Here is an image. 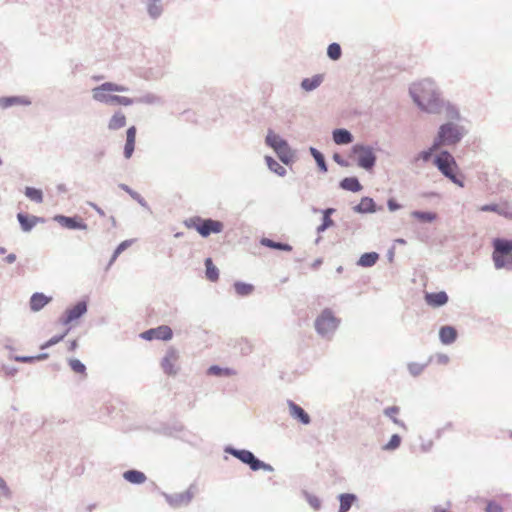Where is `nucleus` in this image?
Here are the masks:
<instances>
[{"label":"nucleus","instance_id":"dca6fc26","mask_svg":"<svg viewBox=\"0 0 512 512\" xmlns=\"http://www.w3.org/2000/svg\"><path fill=\"white\" fill-rule=\"evenodd\" d=\"M290 416L300 422L303 425H309L311 423L310 415L298 404L292 400L287 401Z\"/></svg>","mask_w":512,"mask_h":512},{"label":"nucleus","instance_id":"a211bd4d","mask_svg":"<svg viewBox=\"0 0 512 512\" xmlns=\"http://www.w3.org/2000/svg\"><path fill=\"white\" fill-rule=\"evenodd\" d=\"M424 300L430 307L439 308L448 303L449 297L445 291L426 292L424 295Z\"/></svg>","mask_w":512,"mask_h":512},{"label":"nucleus","instance_id":"cd10ccee","mask_svg":"<svg viewBox=\"0 0 512 512\" xmlns=\"http://www.w3.org/2000/svg\"><path fill=\"white\" fill-rule=\"evenodd\" d=\"M323 80L324 77L322 74H316L310 78H304L300 83V87L306 92H311L317 89L322 84Z\"/></svg>","mask_w":512,"mask_h":512},{"label":"nucleus","instance_id":"72a5a7b5","mask_svg":"<svg viewBox=\"0 0 512 512\" xmlns=\"http://www.w3.org/2000/svg\"><path fill=\"white\" fill-rule=\"evenodd\" d=\"M236 294L240 297L251 295L255 289L254 285L243 281H235L233 284Z\"/></svg>","mask_w":512,"mask_h":512},{"label":"nucleus","instance_id":"2f4dec72","mask_svg":"<svg viewBox=\"0 0 512 512\" xmlns=\"http://www.w3.org/2000/svg\"><path fill=\"white\" fill-rule=\"evenodd\" d=\"M126 125V116L122 111H116L108 122L109 130H118Z\"/></svg>","mask_w":512,"mask_h":512},{"label":"nucleus","instance_id":"4c0bfd02","mask_svg":"<svg viewBox=\"0 0 512 512\" xmlns=\"http://www.w3.org/2000/svg\"><path fill=\"white\" fill-rule=\"evenodd\" d=\"M399 411H400V408L398 406L394 405V406H389V407L385 408L383 410V414L385 416L389 417L394 424L398 425L399 427L403 428L404 430H407L406 424L402 420L398 419L395 416L399 413Z\"/></svg>","mask_w":512,"mask_h":512},{"label":"nucleus","instance_id":"ea45409f","mask_svg":"<svg viewBox=\"0 0 512 512\" xmlns=\"http://www.w3.org/2000/svg\"><path fill=\"white\" fill-rule=\"evenodd\" d=\"M411 216L423 223H431L437 218V214L434 212L420 210L412 211Z\"/></svg>","mask_w":512,"mask_h":512},{"label":"nucleus","instance_id":"423d86ee","mask_svg":"<svg viewBox=\"0 0 512 512\" xmlns=\"http://www.w3.org/2000/svg\"><path fill=\"white\" fill-rule=\"evenodd\" d=\"M341 320L337 318L330 308H325L316 317L314 328L319 336L324 339H331L338 329Z\"/></svg>","mask_w":512,"mask_h":512},{"label":"nucleus","instance_id":"6e6d98bb","mask_svg":"<svg viewBox=\"0 0 512 512\" xmlns=\"http://www.w3.org/2000/svg\"><path fill=\"white\" fill-rule=\"evenodd\" d=\"M130 197L133 200H135L141 207L146 209L148 212H151L150 206L148 205L147 201L138 192L135 191L134 193H131Z\"/></svg>","mask_w":512,"mask_h":512},{"label":"nucleus","instance_id":"052dcab7","mask_svg":"<svg viewBox=\"0 0 512 512\" xmlns=\"http://www.w3.org/2000/svg\"><path fill=\"white\" fill-rule=\"evenodd\" d=\"M387 207H388L389 211L395 212V211L399 210L402 206L394 198H389L387 200Z\"/></svg>","mask_w":512,"mask_h":512},{"label":"nucleus","instance_id":"864d4df0","mask_svg":"<svg viewBox=\"0 0 512 512\" xmlns=\"http://www.w3.org/2000/svg\"><path fill=\"white\" fill-rule=\"evenodd\" d=\"M334 226V221L331 219V217H324L322 216V222L321 224L317 227V233L320 234V233H323L325 232L328 228Z\"/></svg>","mask_w":512,"mask_h":512},{"label":"nucleus","instance_id":"2eb2a0df","mask_svg":"<svg viewBox=\"0 0 512 512\" xmlns=\"http://www.w3.org/2000/svg\"><path fill=\"white\" fill-rule=\"evenodd\" d=\"M111 92L112 89L110 87V82H104L91 90L92 99L96 102L110 105L111 98L113 97V94H111Z\"/></svg>","mask_w":512,"mask_h":512},{"label":"nucleus","instance_id":"7ed1b4c3","mask_svg":"<svg viewBox=\"0 0 512 512\" xmlns=\"http://www.w3.org/2000/svg\"><path fill=\"white\" fill-rule=\"evenodd\" d=\"M467 129L452 121L441 124L433 141L439 148L456 146L467 135Z\"/></svg>","mask_w":512,"mask_h":512},{"label":"nucleus","instance_id":"aec40b11","mask_svg":"<svg viewBox=\"0 0 512 512\" xmlns=\"http://www.w3.org/2000/svg\"><path fill=\"white\" fill-rule=\"evenodd\" d=\"M29 106L31 100L26 96H4L0 97V109H8L13 106Z\"/></svg>","mask_w":512,"mask_h":512},{"label":"nucleus","instance_id":"bb28decb","mask_svg":"<svg viewBox=\"0 0 512 512\" xmlns=\"http://www.w3.org/2000/svg\"><path fill=\"white\" fill-rule=\"evenodd\" d=\"M339 187L345 191L359 192L363 189L359 179L355 176L345 177L339 182Z\"/></svg>","mask_w":512,"mask_h":512},{"label":"nucleus","instance_id":"7c9ffc66","mask_svg":"<svg viewBox=\"0 0 512 512\" xmlns=\"http://www.w3.org/2000/svg\"><path fill=\"white\" fill-rule=\"evenodd\" d=\"M379 260V254L377 252H366L363 253L357 261V265L360 267H372Z\"/></svg>","mask_w":512,"mask_h":512},{"label":"nucleus","instance_id":"6e6552de","mask_svg":"<svg viewBox=\"0 0 512 512\" xmlns=\"http://www.w3.org/2000/svg\"><path fill=\"white\" fill-rule=\"evenodd\" d=\"M185 224L188 228L195 229L203 238L209 237L212 233H221L224 229L221 221L199 216L190 218Z\"/></svg>","mask_w":512,"mask_h":512},{"label":"nucleus","instance_id":"3c124183","mask_svg":"<svg viewBox=\"0 0 512 512\" xmlns=\"http://www.w3.org/2000/svg\"><path fill=\"white\" fill-rule=\"evenodd\" d=\"M69 330L70 329L68 328L64 333L55 335L52 338H50L48 341H46L44 344L41 345V349H47V348L52 347V346L58 344L59 342H61L65 338V336L68 334Z\"/></svg>","mask_w":512,"mask_h":512},{"label":"nucleus","instance_id":"f03ea898","mask_svg":"<svg viewBox=\"0 0 512 512\" xmlns=\"http://www.w3.org/2000/svg\"><path fill=\"white\" fill-rule=\"evenodd\" d=\"M433 164L452 183L464 187V175L459 171L455 158L448 150H441L435 155Z\"/></svg>","mask_w":512,"mask_h":512},{"label":"nucleus","instance_id":"6ab92c4d","mask_svg":"<svg viewBox=\"0 0 512 512\" xmlns=\"http://www.w3.org/2000/svg\"><path fill=\"white\" fill-rule=\"evenodd\" d=\"M17 220L23 232H30L36 224L44 222V219L38 216L29 215L23 212L17 214Z\"/></svg>","mask_w":512,"mask_h":512},{"label":"nucleus","instance_id":"0eeeda50","mask_svg":"<svg viewBox=\"0 0 512 512\" xmlns=\"http://www.w3.org/2000/svg\"><path fill=\"white\" fill-rule=\"evenodd\" d=\"M224 452L237 458L243 464L249 466L252 471L264 470L266 472H273L274 468L264 461L255 456L253 452L247 449H237L231 445L224 447Z\"/></svg>","mask_w":512,"mask_h":512},{"label":"nucleus","instance_id":"a19ab883","mask_svg":"<svg viewBox=\"0 0 512 512\" xmlns=\"http://www.w3.org/2000/svg\"><path fill=\"white\" fill-rule=\"evenodd\" d=\"M439 150H440V148L437 145L435 146V142L433 141L431 146L428 149L419 152L414 157L413 163H416L419 160H422L423 162H428L431 160L433 153L436 151H439Z\"/></svg>","mask_w":512,"mask_h":512},{"label":"nucleus","instance_id":"37998d69","mask_svg":"<svg viewBox=\"0 0 512 512\" xmlns=\"http://www.w3.org/2000/svg\"><path fill=\"white\" fill-rule=\"evenodd\" d=\"M24 194L27 198L35 203L43 202V192L38 188L27 186L25 188Z\"/></svg>","mask_w":512,"mask_h":512},{"label":"nucleus","instance_id":"5fc2aeb1","mask_svg":"<svg viewBox=\"0 0 512 512\" xmlns=\"http://www.w3.org/2000/svg\"><path fill=\"white\" fill-rule=\"evenodd\" d=\"M0 491H1L2 496L5 499L10 500L12 498V491L8 487L6 481L1 476H0Z\"/></svg>","mask_w":512,"mask_h":512},{"label":"nucleus","instance_id":"412c9836","mask_svg":"<svg viewBox=\"0 0 512 512\" xmlns=\"http://www.w3.org/2000/svg\"><path fill=\"white\" fill-rule=\"evenodd\" d=\"M137 129L135 126H131L126 131V143L124 145L123 155L125 159H130L135 150Z\"/></svg>","mask_w":512,"mask_h":512},{"label":"nucleus","instance_id":"4468645a","mask_svg":"<svg viewBox=\"0 0 512 512\" xmlns=\"http://www.w3.org/2000/svg\"><path fill=\"white\" fill-rule=\"evenodd\" d=\"M54 221L69 230H86L87 224L79 216L55 215Z\"/></svg>","mask_w":512,"mask_h":512},{"label":"nucleus","instance_id":"f3484780","mask_svg":"<svg viewBox=\"0 0 512 512\" xmlns=\"http://www.w3.org/2000/svg\"><path fill=\"white\" fill-rule=\"evenodd\" d=\"M383 207H378L373 198L364 196L360 202L353 207V211L358 214L375 213L382 210Z\"/></svg>","mask_w":512,"mask_h":512},{"label":"nucleus","instance_id":"c03bdc74","mask_svg":"<svg viewBox=\"0 0 512 512\" xmlns=\"http://www.w3.org/2000/svg\"><path fill=\"white\" fill-rule=\"evenodd\" d=\"M131 244H132V240H124L115 248V250L110 258V261L108 263L107 269L116 261V259L122 252H124L128 247L131 246Z\"/></svg>","mask_w":512,"mask_h":512},{"label":"nucleus","instance_id":"c756f323","mask_svg":"<svg viewBox=\"0 0 512 512\" xmlns=\"http://www.w3.org/2000/svg\"><path fill=\"white\" fill-rule=\"evenodd\" d=\"M260 244L264 247H268V248L275 249V250L286 251V252L292 251V246L290 244L274 241V240H272L270 238H266V237L261 238Z\"/></svg>","mask_w":512,"mask_h":512},{"label":"nucleus","instance_id":"69168bd1","mask_svg":"<svg viewBox=\"0 0 512 512\" xmlns=\"http://www.w3.org/2000/svg\"><path fill=\"white\" fill-rule=\"evenodd\" d=\"M336 210L334 208H326V209H323V210H320V209H317V208H313V212L314 213H318V212H321L322 213V216L324 217H331V215L335 212Z\"/></svg>","mask_w":512,"mask_h":512},{"label":"nucleus","instance_id":"f8f14e48","mask_svg":"<svg viewBox=\"0 0 512 512\" xmlns=\"http://www.w3.org/2000/svg\"><path fill=\"white\" fill-rule=\"evenodd\" d=\"M140 337L144 340H163L168 341L173 337L172 329L167 325H161L156 328L148 329L140 334Z\"/></svg>","mask_w":512,"mask_h":512},{"label":"nucleus","instance_id":"09e8293b","mask_svg":"<svg viewBox=\"0 0 512 512\" xmlns=\"http://www.w3.org/2000/svg\"><path fill=\"white\" fill-rule=\"evenodd\" d=\"M68 363L73 372L81 375H86V366L79 359H69Z\"/></svg>","mask_w":512,"mask_h":512},{"label":"nucleus","instance_id":"58836bf2","mask_svg":"<svg viewBox=\"0 0 512 512\" xmlns=\"http://www.w3.org/2000/svg\"><path fill=\"white\" fill-rule=\"evenodd\" d=\"M207 374L211 376H217V377H229L235 374V371L231 368L227 367H220L218 365H211L207 369Z\"/></svg>","mask_w":512,"mask_h":512},{"label":"nucleus","instance_id":"603ef678","mask_svg":"<svg viewBox=\"0 0 512 512\" xmlns=\"http://www.w3.org/2000/svg\"><path fill=\"white\" fill-rule=\"evenodd\" d=\"M426 366L427 363L421 364L417 362H411L408 364V371L412 376L416 377L419 376L424 371Z\"/></svg>","mask_w":512,"mask_h":512},{"label":"nucleus","instance_id":"de8ad7c7","mask_svg":"<svg viewBox=\"0 0 512 512\" xmlns=\"http://www.w3.org/2000/svg\"><path fill=\"white\" fill-rule=\"evenodd\" d=\"M402 438L398 434H393L389 441L383 446V450L386 451H395L401 445Z\"/></svg>","mask_w":512,"mask_h":512},{"label":"nucleus","instance_id":"a878e982","mask_svg":"<svg viewBox=\"0 0 512 512\" xmlns=\"http://www.w3.org/2000/svg\"><path fill=\"white\" fill-rule=\"evenodd\" d=\"M123 478L127 482H129L131 484H136V485L143 484L147 480L145 473L140 470H137V469L126 470L123 473Z\"/></svg>","mask_w":512,"mask_h":512},{"label":"nucleus","instance_id":"c9c22d12","mask_svg":"<svg viewBox=\"0 0 512 512\" xmlns=\"http://www.w3.org/2000/svg\"><path fill=\"white\" fill-rule=\"evenodd\" d=\"M442 111L445 112V116L448 119V121L455 122V121L461 120V115H460L459 109L455 105L451 104L450 102L444 101V106L442 108Z\"/></svg>","mask_w":512,"mask_h":512},{"label":"nucleus","instance_id":"4d7b16f0","mask_svg":"<svg viewBox=\"0 0 512 512\" xmlns=\"http://www.w3.org/2000/svg\"><path fill=\"white\" fill-rule=\"evenodd\" d=\"M1 369L7 377H14L18 373V368L15 366L2 365Z\"/></svg>","mask_w":512,"mask_h":512},{"label":"nucleus","instance_id":"9d476101","mask_svg":"<svg viewBox=\"0 0 512 512\" xmlns=\"http://www.w3.org/2000/svg\"><path fill=\"white\" fill-rule=\"evenodd\" d=\"M197 492V485L195 483H192L184 492L169 494L162 491L161 495L164 497V499L171 508L178 509L181 507L188 506L192 502Z\"/></svg>","mask_w":512,"mask_h":512},{"label":"nucleus","instance_id":"b1692460","mask_svg":"<svg viewBox=\"0 0 512 512\" xmlns=\"http://www.w3.org/2000/svg\"><path fill=\"white\" fill-rule=\"evenodd\" d=\"M50 301L51 297H48L41 292H35L30 298V309L33 312H38L43 309Z\"/></svg>","mask_w":512,"mask_h":512},{"label":"nucleus","instance_id":"a18cd8bd","mask_svg":"<svg viewBox=\"0 0 512 512\" xmlns=\"http://www.w3.org/2000/svg\"><path fill=\"white\" fill-rule=\"evenodd\" d=\"M327 56L333 61L339 60L342 56V49L340 44L336 42L329 44L327 47Z\"/></svg>","mask_w":512,"mask_h":512},{"label":"nucleus","instance_id":"774afa93","mask_svg":"<svg viewBox=\"0 0 512 512\" xmlns=\"http://www.w3.org/2000/svg\"><path fill=\"white\" fill-rule=\"evenodd\" d=\"M436 359L437 363L441 365H445L449 362V356L443 353L437 354Z\"/></svg>","mask_w":512,"mask_h":512},{"label":"nucleus","instance_id":"8fccbe9b","mask_svg":"<svg viewBox=\"0 0 512 512\" xmlns=\"http://www.w3.org/2000/svg\"><path fill=\"white\" fill-rule=\"evenodd\" d=\"M133 104H135V100L133 98L119 96V95H113V97L111 98V102H110V105L130 106Z\"/></svg>","mask_w":512,"mask_h":512},{"label":"nucleus","instance_id":"f257e3e1","mask_svg":"<svg viewBox=\"0 0 512 512\" xmlns=\"http://www.w3.org/2000/svg\"><path fill=\"white\" fill-rule=\"evenodd\" d=\"M409 93L414 103L422 110L430 114H440L444 106L441 93L431 79H423L413 83Z\"/></svg>","mask_w":512,"mask_h":512},{"label":"nucleus","instance_id":"0e129e2a","mask_svg":"<svg viewBox=\"0 0 512 512\" xmlns=\"http://www.w3.org/2000/svg\"><path fill=\"white\" fill-rule=\"evenodd\" d=\"M14 360L21 363H33L35 362L34 356H15Z\"/></svg>","mask_w":512,"mask_h":512},{"label":"nucleus","instance_id":"1a4fd4ad","mask_svg":"<svg viewBox=\"0 0 512 512\" xmlns=\"http://www.w3.org/2000/svg\"><path fill=\"white\" fill-rule=\"evenodd\" d=\"M351 154L357 156V165L366 171L373 170L376 165L377 157L371 146L361 143L354 144L351 148Z\"/></svg>","mask_w":512,"mask_h":512},{"label":"nucleus","instance_id":"f704fd0d","mask_svg":"<svg viewBox=\"0 0 512 512\" xmlns=\"http://www.w3.org/2000/svg\"><path fill=\"white\" fill-rule=\"evenodd\" d=\"M204 265L206 278L211 282L217 281L219 279V269L214 265L212 259L206 258Z\"/></svg>","mask_w":512,"mask_h":512},{"label":"nucleus","instance_id":"79ce46f5","mask_svg":"<svg viewBox=\"0 0 512 512\" xmlns=\"http://www.w3.org/2000/svg\"><path fill=\"white\" fill-rule=\"evenodd\" d=\"M135 100V104H147V105H156L161 104L162 100L159 96L153 93H147L141 97L133 98Z\"/></svg>","mask_w":512,"mask_h":512},{"label":"nucleus","instance_id":"9b49d317","mask_svg":"<svg viewBox=\"0 0 512 512\" xmlns=\"http://www.w3.org/2000/svg\"><path fill=\"white\" fill-rule=\"evenodd\" d=\"M88 311V299L84 298L79 300L76 304L68 307L59 318V323L63 326L82 318Z\"/></svg>","mask_w":512,"mask_h":512},{"label":"nucleus","instance_id":"338daca9","mask_svg":"<svg viewBox=\"0 0 512 512\" xmlns=\"http://www.w3.org/2000/svg\"><path fill=\"white\" fill-rule=\"evenodd\" d=\"M432 447H433V441L432 440L425 441V442H423L420 445V449L424 453L429 452L432 449Z\"/></svg>","mask_w":512,"mask_h":512},{"label":"nucleus","instance_id":"c85d7f7f","mask_svg":"<svg viewBox=\"0 0 512 512\" xmlns=\"http://www.w3.org/2000/svg\"><path fill=\"white\" fill-rule=\"evenodd\" d=\"M147 13L151 19H158L163 13L162 0H147Z\"/></svg>","mask_w":512,"mask_h":512},{"label":"nucleus","instance_id":"20e7f679","mask_svg":"<svg viewBox=\"0 0 512 512\" xmlns=\"http://www.w3.org/2000/svg\"><path fill=\"white\" fill-rule=\"evenodd\" d=\"M492 260L497 270L512 271V239L497 237L492 241Z\"/></svg>","mask_w":512,"mask_h":512},{"label":"nucleus","instance_id":"13d9d810","mask_svg":"<svg viewBox=\"0 0 512 512\" xmlns=\"http://www.w3.org/2000/svg\"><path fill=\"white\" fill-rule=\"evenodd\" d=\"M486 512H503V508L500 504L496 503L495 501H489L487 503Z\"/></svg>","mask_w":512,"mask_h":512},{"label":"nucleus","instance_id":"39448f33","mask_svg":"<svg viewBox=\"0 0 512 512\" xmlns=\"http://www.w3.org/2000/svg\"><path fill=\"white\" fill-rule=\"evenodd\" d=\"M265 144L271 148L284 165H291L295 160V151L290 147L288 141L268 129L265 136Z\"/></svg>","mask_w":512,"mask_h":512},{"label":"nucleus","instance_id":"e2e57ef3","mask_svg":"<svg viewBox=\"0 0 512 512\" xmlns=\"http://www.w3.org/2000/svg\"><path fill=\"white\" fill-rule=\"evenodd\" d=\"M110 87L112 89V92H129L130 89L127 86L120 85L114 82H110Z\"/></svg>","mask_w":512,"mask_h":512},{"label":"nucleus","instance_id":"5701e85b","mask_svg":"<svg viewBox=\"0 0 512 512\" xmlns=\"http://www.w3.org/2000/svg\"><path fill=\"white\" fill-rule=\"evenodd\" d=\"M332 139L337 145H347L353 142V134L345 128H336L332 131Z\"/></svg>","mask_w":512,"mask_h":512},{"label":"nucleus","instance_id":"4be33fe9","mask_svg":"<svg viewBox=\"0 0 512 512\" xmlns=\"http://www.w3.org/2000/svg\"><path fill=\"white\" fill-rule=\"evenodd\" d=\"M458 337V332L455 327L450 325L441 326L439 329V339L444 345L453 344Z\"/></svg>","mask_w":512,"mask_h":512},{"label":"nucleus","instance_id":"49530a36","mask_svg":"<svg viewBox=\"0 0 512 512\" xmlns=\"http://www.w3.org/2000/svg\"><path fill=\"white\" fill-rule=\"evenodd\" d=\"M303 496L305 498V500L307 501V503L315 510V511H318L320 510L321 506H322V502L320 500L319 497H317L316 495H313L311 493H309L308 491L304 490L303 491Z\"/></svg>","mask_w":512,"mask_h":512},{"label":"nucleus","instance_id":"e433bc0d","mask_svg":"<svg viewBox=\"0 0 512 512\" xmlns=\"http://www.w3.org/2000/svg\"><path fill=\"white\" fill-rule=\"evenodd\" d=\"M309 152H310L311 156L314 158L319 170L322 173H326L328 171V166H327V163H326L323 153L320 152L315 147H310Z\"/></svg>","mask_w":512,"mask_h":512},{"label":"nucleus","instance_id":"bf43d9fd","mask_svg":"<svg viewBox=\"0 0 512 512\" xmlns=\"http://www.w3.org/2000/svg\"><path fill=\"white\" fill-rule=\"evenodd\" d=\"M332 158L341 167L350 166V163L347 160H345L339 153H334Z\"/></svg>","mask_w":512,"mask_h":512},{"label":"nucleus","instance_id":"680f3d73","mask_svg":"<svg viewBox=\"0 0 512 512\" xmlns=\"http://www.w3.org/2000/svg\"><path fill=\"white\" fill-rule=\"evenodd\" d=\"M499 205L495 203L485 204L483 205L480 210L483 212H495L498 213Z\"/></svg>","mask_w":512,"mask_h":512},{"label":"nucleus","instance_id":"473e14b6","mask_svg":"<svg viewBox=\"0 0 512 512\" xmlns=\"http://www.w3.org/2000/svg\"><path fill=\"white\" fill-rule=\"evenodd\" d=\"M264 160H265V163H266L268 169L271 172L275 173L276 175H278L280 177H284L286 175V173H287L286 169L272 156L266 155Z\"/></svg>","mask_w":512,"mask_h":512},{"label":"nucleus","instance_id":"393cba45","mask_svg":"<svg viewBox=\"0 0 512 512\" xmlns=\"http://www.w3.org/2000/svg\"><path fill=\"white\" fill-rule=\"evenodd\" d=\"M340 506L338 512H348L357 502L358 497L354 493H341L338 495Z\"/></svg>","mask_w":512,"mask_h":512},{"label":"nucleus","instance_id":"ddd939ff","mask_svg":"<svg viewBox=\"0 0 512 512\" xmlns=\"http://www.w3.org/2000/svg\"><path fill=\"white\" fill-rule=\"evenodd\" d=\"M179 358V351L174 347H169L161 360V367L165 374L174 376L177 374L178 369L175 363Z\"/></svg>","mask_w":512,"mask_h":512}]
</instances>
